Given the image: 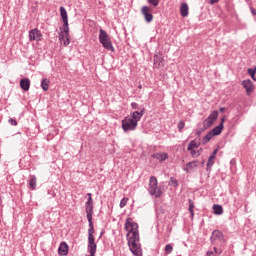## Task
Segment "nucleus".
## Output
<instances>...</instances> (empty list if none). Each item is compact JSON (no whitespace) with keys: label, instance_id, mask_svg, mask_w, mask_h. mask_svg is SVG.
<instances>
[{"label":"nucleus","instance_id":"14","mask_svg":"<svg viewBox=\"0 0 256 256\" xmlns=\"http://www.w3.org/2000/svg\"><path fill=\"white\" fill-rule=\"evenodd\" d=\"M145 115V108H142L140 111H134L131 114V119L136 121V123H139L141 121V118Z\"/></svg>","mask_w":256,"mask_h":256},{"label":"nucleus","instance_id":"54","mask_svg":"<svg viewBox=\"0 0 256 256\" xmlns=\"http://www.w3.org/2000/svg\"><path fill=\"white\" fill-rule=\"evenodd\" d=\"M89 256H91V254Z\"/></svg>","mask_w":256,"mask_h":256},{"label":"nucleus","instance_id":"28","mask_svg":"<svg viewBox=\"0 0 256 256\" xmlns=\"http://www.w3.org/2000/svg\"><path fill=\"white\" fill-rule=\"evenodd\" d=\"M29 185L31 189H36L37 188V177L35 175L31 176V179L29 181Z\"/></svg>","mask_w":256,"mask_h":256},{"label":"nucleus","instance_id":"50","mask_svg":"<svg viewBox=\"0 0 256 256\" xmlns=\"http://www.w3.org/2000/svg\"><path fill=\"white\" fill-rule=\"evenodd\" d=\"M197 151H198V153H201V151H203V149H201V148H200V149H199V150H197Z\"/></svg>","mask_w":256,"mask_h":256},{"label":"nucleus","instance_id":"46","mask_svg":"<svg viewBox=\"0 0 256 256\" xmlns=\"http://www.w3.org/2000/svg\"><path fill=\"white\" fill-rule=\"evenodd\" d=\"M235 163H236L235 159H232V160L230 161V165H235Z\"/></svg>","mask_w":256,"mask_h":256},{"label":"nucleus","instance_id":"31","mask_svg":"<svg viewBox=\"0 0 256 256\" xmlns=\"http://www.w3.org/2000/svg\"><path fill=\"white\" fill-rule=\"evenodd\" d=\"M169 185H173L175 188H177L179 187V181H177V179H175L174 177H171Z\"/></svg>","mask_w":256,"mask_h":256},{"label":"nucleus","instance_id":"11","mask_svg":"<svg viewBox=\"0 0 256 256\" xmlns=\"http://www.w3.org/2000/svg\"><path fill=\"white\" fill-rule=\"evenodd\" d=\"M152 159H156L160 163H163V161H166V159H169V154L165 152H157L151 155Z\"/></svg>","mask_w":256,"mask_h":256},{"label":"nucleus","instance_id":"2","mask_svg":"<svg viewBox=\"0 0 256 256\" xmlns=\"http://www.w3.org/2000/svg\"><path fill=\"white\" fill-rule=\"evenodd\" d=\"M89 223V229H88V253H90L91 256H95V253H97V243H95V236L93 234L95 233V227L93 226V222Z\"/></svg>","mask_w":256,"mask_h":256},{"label":"nucleus","instance_id":"30","mask_svg":"<svg viewBox=\"0 0 256 256\" xmlns=\"http://www.w3.org/2000/svg\"><path fill=\"white\" fill-rule=\"evenodd\" d=\"M165 252H166V255H171L173 253V245L167 244L165 246Z\"/></svg>","mask_w":256,"mask_h":256},{"label":"nucleus","instance_id":"8","mask_svg":"<svg viewBox=\"0 0 256 256\" xmlns=\"http://www.w3.org/2000/svg\"><path fill=\"white\" fill-rule=\"evenodd\" d=\"M43 40V34H41V31L37 28H34L29 31V41H42Z\"/></svg>","mask_w":256,"mask_h":256},{"label":"nucleus","instance_id":"52","mask_svg":"<svg viewBox=\"0 0 256 256\" xmlns=\"http://www.w3.org/2000/svg\"><path fill=\"white\" fill-rule=\"evenodd\" d=\"M88 198L91 197V193H87Z\"/></svg>","mask_w":256,"mask_h":256},{"label":"nucleus","instance_id":"20","mask_svg":"<svg viewBox=\"0 0 256 256\" xmlns=\"http://www.w3.org/2000/svg\"><path fill=\"white\" fill-rule=\"evenodd\" d=\"M197 161H192L186 164V167L183 169L186 173H191L193 169L197 167Z\"/></svg>","mask_w":256,"mask_h":256},{"label":"nucleus","instance_id":"48","mask_svg":"<svg viewBox=\"0 0 256 256\" xmlns=\"http://www.w3.org/2000/svg\"><path fill=\"white\" fill-rule=\"evenodd\" d=\"M101 237H103V232H101L100 236H99V239H101Z\"/></svg>","mask_w":256,"mask_h":256},{"label":"nucleus","instance_id":"13","mask_svg":"<svg viewBox=\"0 0 256 256\" xmlns=\"http://www.w3.org/2000/svg\"><path fill=\"white\" fill-rule=\"evenodd\" d=\"M154 65H156V67H165V59L161 53H156L154 55Z\"/></svg>","mask_w":256,"mask_h":256},{"label":"nucleus","instance_id":"21","mask_svg":"<svg viewBox=\"0 0 256 256\" xmlns=\"http://www.w3.org/2000/svg\"><path fill=\"white\" fill-rule=\"evenodd\" d=\"M180 13L182 17H187L189 15V5H187V3L181 4Z\"/></svg>","mask_w":256,"mask_h":256},{"label":"nucleus","instance_id":"32","mask_svg":"<svg viewBox=\"0 0 256 256\" xmlns=\"http://www.w3.org/2000/svg\"><path fill=\"white\" fill-rule=\"evenodd\" d=\"M188 203H189L188 211L189 213H192L193 209H195V203H193V200L191 199L188 200Z\"/></svg>","mask_w":256,"mask_h":256},{"label":"nucleus","instance_id":"39","mask_svg":"<svg viewBox=\"0 0 256 256\" xmlns=\"http://www.w3.org/2000/svg\"><path fill=\"white\" fill-rule=\"evenodd\" d=\"M205 130H206L205 127H203L202 129L197 130L196 131L197 137H201V133H203V131H205Z\"/></svg>","mask_w":256,"mask_h":256},{"label":"nucleus","instance_id":"53","mask_svg":"<svg viewBox=\"0 0 256 256\" xmlns=\"http://www.w3.org/2000/svg\"><path fill=\"white\" fill-rule=\"evenodd\" d=\"M214 251H215V253H217V248L216 247H214Z\"/></svg>","mask_w":256,"mask_h":256},{"label":"nucleus","instance_id":"5","mask_svg":"<svg viewBox=\"0 0 256 256\" xmlns=\"http://www.w3.org/2000/svg\"><path fill=\"white\" fill-rule=\"evenodd\" d=\"M219 117V111L214 110L203 122L204 129H211Z\"/></svg>","mask_w":256,"mask_h":256},{"label":"nucleus","instance_id":"9","mask_svg":"<svg viewBox=\"0 0 256 256\" xmlns=\"http://www.w3.org/2000/svg\"><path fill=\"white\" fill-rule=\"evenodd\" d=\"M142 15H144V19L146 23H151L153 21V14L151 13V7L143 6L141 9Z\"/></svg>","mask_w":256,"mask_h":256},{"label":"nucleus","instance_id":"19","mask_svg":"<svg viewBox=\"0 0 256 256\" xmlns=\"http://www.w3.org/2000/svg\"><path fill=\"white\" fill-rule=\"evenodd\" d=\"M224 125L223 123H220L218 126L214 127L212 130H210L214 137H217V135H221L223 133Z\"/></svg>","mask_w":256,"mask_h":256},{"label":"nucleus","instance_id":"3","mask_svg":"<svg viewBox=\"0 0 256 256\" xmlns=\"http://www.w3.org/2000/svg\"><path fill=\"white\" fill-rule=\"evenodd\" d=\"M157 185H158L157 177L151 176L149 179L148 193L149 195H152V197H156V199H159V197H161L163 192L161 191V189H159Z\"/></svg>","mask_w":256,"mask_h":256},{"label":"nucleus","instance_id":"44","mask_svg":"<svg viewBox=\"0 0 256 256\" xmlns=\"http://www.w3.org/2000/svg\"><path fill=\"white\" fill-rule=\"evenodd\" d=\"M190 217L191 219H193V217H195V212L192 210V212H190Z\"/></svg>","mask_w":256,"mask_h":256},{"label":"nucleus","instance_id":"23","mask_svg":"<svg viewBox=\"0 0 256 256\" xmlns=\"http://www.w3.org/2000/svg\"><path fill=\"white\" fill-rule=\"evenodd\" d=\"M98 39H99V42L109 39V35L107 34V32L105 30H103V28L99 29Z\"/></svg>","mask_w":256,"mask_h":256},{"label":"nucleus","instance_id":"51","mask_svg":"<svg viewBox=\"0 0 256 256\" xmlns=\"http://www.w3.org/2000/svg\"><path fill=\"white\" fill-rule=\"evenodd\" d=\"M142 88H143V86H141V85L138 86V89H142Z\"/></svg>","mask_w":256,"mask_h":256},{"label":"nucleus","instance_id":"18","mask_svg":"<svg viewBox=\"0 0 256 256\" xmlns=\"http://www.w3.org/2000/svg\"><path fill=\"white\" fill-rule=\"evenodd\" d=\"M59 41L62 43L64 47H67L69 43H71V40L69 39V36H65L63 32L59 33Z\"/></svg>","mask_w":256,"mask_h":256},{"label":"nucleus","instance_id":"41","mask_svg":"<svg viewBox=\"0 0 256 256\" xmlns=\"http://www.w3.org/2000/svg\"><path fill=\"white\" fill-rule=\"evenodd\" d=\"M250 11L252 13V15L255 17L256 16V9L253 7H250Z\"/></svg>","mask_w":256,"mask_h":256},{"label":"nucleus","instance_id":"42","mask_svg":"<svg viewBox=\"0 0 256 256\" xmlns=\"http://www.w3.org/2000/svg\"><path fill=\"white\" fill-rule=\"evenodd\" d=\"M206 255H207V256H215V252H213V251H208V252L206 253Z\"/></svg>","mask_w":256,"mask_h":256},{"label":"nucleus","instance_id":"26","mask_svg":"<svg viewBox=\"0 0 256 256\" xmlns=\"http://www.w3.org/2000/svg\"><path fill=\"white\" fill-rule=\"evenodd\" d=\"M49 83H50L49 79H47V78L42 79L41 87H42L43 91H49Z\"/></svg>","mask_w":256,"mask_h":256},{"label":"nucleus","instance_id":"24","mask_svg":"<svg viewBox=\"0 0 256 256\" xmlns=\"http://www.w3.org/2000/svg\"><path fill=\"white\" fill-rule=\"evenodd\" d=\"M215 137L211 131H209L202 139V145H207L211 139Z\"/></svg>","mask_w":256,"mask_h":256},{"label":"nucleus","instance_id":"29","mask_svg":"<svg viewBox=\"0 0 256 256\" xmlns=\"http://www.w3.org/2000/svg\"><path fill=\"white\" fill-rule=\"evenodd\" d=\"M63 35L68 37L69 36V22H63Z\"/></svg>","mask_w":256,"mask_h":256},{"label":"nucleus","instance_id":"37","mask_svg":"<svg viewBox=\"0 0 256 256\" xmlns=\"http://www.w3.org/2000/svg\"><path fill=\"white\" fill-rule=\"evenodd\" d=\"M255 73H256V69H253V68L248 69V75H250V77H255Z\"/></svg>","mask_w":256,"mask_h":256},{"label":"nucleus","instance_id":"36","mask_svg":"<svg viewBox=\"0 0 256 256\" xmlns=\"http://www.w3.org/2000/svg\"><path fill=\"white\" fill-rule=\"evenodd\" d=\"M148 3L153 5V7H157V5H159V0H148Z\"/></svg>","mask_w":256,"mask_h":256},{"label":"nucleus","instance_id":"22","mask_svg":"<svg viewBox=\"0 0 256 256\" xmlns=\"http://www.w3.org/2000/svg\"><path fill=\"white\" fill-rule=\"evenodd\" d=\"M60 17L63 23L69 22V17L67 16V10L63 6L60 7Z\"/></svg>","mask_w":256,"mask_h":256},{"label":"nucleus","instance_id":"7","mask_svg":"<svg viewBox=\"0 0 256 256\" xmlns=\"http://www.w3.org/2000/svg\"><path fill=\"white\" fill-rule=\"evenodd\" d=\"M224 239L225 236L223 235V232H221L220 230H214L211 234L210 242L212 243V245H215L217 241L221 243V241H223Z\"/></svg>","mask_w":256,"mask_h":256},{"label":"nucleus","instance_id":"16","mask_svg":"<svg viewBox=\"0 0 256 256\" xmlns=\"http://www.w3.org/2000/svg\"><path fill=\"white\" fill-rule=\"evenodd\" d=\"M20 87L23 91H29L31 88V80L29 78H23L20 80Z\"/></svg>","mask_w":256,"mask_h":256},{"label":"nucleus","instance_id":"12","mask_svg":"<svg viewBox=\"0 0 256 256\" xmlns=\"http://www.w3.org/2000/svg\"><path fill=\"white\" fill-rule=\"evenodd\" d=\"M242 87L246 90L247 95H251V93H253V82L251 79L243 80Z\"/></svg>","mask_w":256,"mask_h":256},{"label":"nucleus","instance_id":"47","mask_svg":"<svg viewBox=\"0 0 256 256\" xmlns=\"http://www.w3.org/2000/svg\"><path fill=\"white\" fill-rule=\"evenodd\" d=\"M220 111L221 113H223V111H225V108L224 107L220 108Z\"/></svg>","mask_w":256,"mask_h":256},{"label":"nucleus","instance_id":"33","mask_svg":"<svg viewBox=\"0 0 256 256\" xmlns=\"http://www.w3.org/2000/svg\"><path fill=\"white\" fill-rule=\"evenodd\" d=\"M127 201H129L128 198H123V199L120 201V209H123V207H125V205H127Z\"/></svg>","mask_w":256,"mask_h":256},{"label":"nucleus","instance_id":"17","mask_svg":"<svg viewBox=\"0 0 256 256\" xmlns=\"http://www.w3.org/2000/svg\"><path fill=\"white\" fill-rule=\"evenodd\" d=\"M102 47L106 49L107 51H115V48L113 47V43L111 42V39L108 38L105 41H100Z\"/></svg>","mask_w":256,"mask_h":256},{"label":"nucleus","instance_id":"15","mask_svg":"<svg viewBox=\"0 0 256 256\" xmlns=\"http://www.w3.org/2000/svg\"><path fill=\"white\" fill-rule=\"evenodd\" d=\"M69 253V245L67 242H61L58 248V254L61 256H66Z\"/></svg>","mask_w":256,"mask_h":256},{"label":"nucleus","instance_id":"38","mask_svg":"<svg viewBox=\"0 0 256 256\" xmlns=\"http://www.w3.org/2000/svg\"><path fill=\"white\" fill-rule=\"evenodd\" d=\"M8 123H10V125H13L14 127H17V122H16V120L13 119V118H10V119L8 120Z\"/></svg>","mask_w":256,"mask_h":256},{"label":"nucleus","instance_id":"10","mask_svg":"<svg viewBox=\"0 0 256 256\" xmlns=\"http://www.w3.org/2000/svg\"><path fill=\"white\" fill-rule=\"evenodd\" d=\"M217 149L213 150L212 154L210 155V157L208 158V162H207V166H206V171H208V173H211V169L213 167V165H215V157H217Z\"/></svg>","mask_w":256,"mask_h":256},{"label":"nucleus","instance_id":"35","mask_svg":"<svg viewBox=\"0 0 256 256\" xmlns=\"http://www.w3.org/2000/svg\"><path fill=\"white\" fill-rule=\"evenodd\" d=\"M183 129H185V122L180 121L178 123V131H183Z\"/></svg>","mask_w":256,"mask_h":256},{"label":"nucleus","instance_id":"1","mask_svg":"<svg viewBox=\"0 0 256 256\" xmlns=\"http://www.w3.org/2000/svg\"><path fill=\"white\" fill-rule=\"evenodd\" d=\"M124 229L128 232L126 237H128V247L131 253L134 256H143L141 255V244L139 243V224L134 222L133 219L127 218Z\"/></svg>","mask_w":256,"mask_h":256},{"label":"nucleus","instance_id":"40","mask_svg":"<svg viewBox=\"0 0 256 256\" xmlns=\"http://www.w3.org/2000/svg\"><path fill=\"white\" fill-rule=\"evenodd\" d=\"M131 107L132 109H139V104H137L136 102H132Z\"/></svg>","mask_w":256,"mask_h":256},{"label":"nucleus","instance_id":"49","mask_svg":"<svg viewBox=\"0 0 256 256\" xmlns=\"http://www.w3.org/2000/svg\"><path fill=\"white\" fill-rule=\"evenodd\" d=\"M251 79H253V81H256V78H255V76L251 77Z\"/></svg>","mask_w":256,"mask_h":256},{"label":"nucleus","instance_id":"34","mask_svg":"<svg viewBox=\"0 0 256 256\" xmlns=\"http://www.w3.org/2000/svg\"><path fill=\"white\" fill-rule=\"evenodd\" d=\"M190 153L192 155V157H199V155H201V152L197 151V150H190Z\"/></svg>","mask_w":256,"mask_h":256},{"label":"nucleus","instance_id":"27","mask_svg":"<svg viewBox=\"0 0 256 256\" xmlns=\"http://www.w3.org/2000/svg\"><path fill=\"white\" fill-rule=\"evenodd\" d=\"M198 148H199V144H197L195 140H192L188 144L187 151H193L194 149H198Z\"/></svg>","mask_w":256,"mask_h":256},{"label":"nucleus","instance_id":"43","mask_svg":"<svg viewBox=\"0 0 256 256\" xmlns=\"http://www.w3.org/2000/svg\"><path fill=\"white\" fill-rule=\"evenodd\" d=\"M215 3H219V0H210V5H215Z\"/></svg>","mask_w":256,"mask_h":256},{"label":"nucleus","instance_id":"45","mask_svg":"<svg viewBox=\"0 0 256 256\" xmlns=\"http://www.w3.org/2000/svg\"><path fill=\"white\" fill-rule=\"evenodd\" d=\"M220 123H222V125H224V123H225V116H223V117L221 118Z\"/></svg>","mask_w":256,"mask_h":256},{"label":"nucleus","instance_id":"25","mask_svg":"<svg viewBox=\"0 0 256 256\" xmlns=\"http://www.w3.org/2000/svg\"><path fill=\"white\" fill-rule=\"evenodd\" d=\"M214 215H223V206L219 204L213 205Z\"/></svg>","mask_w":256,"mask_h":256},{"label":"nucleus","instance_id":"4","mask_svg":"<svg viewBox=\"0 0 256 256\" xmlns=\"http://www.w3.org/2000/svg\"><path fill=\"white\" fill-rule=\"evenodd\" d=\"M137 125V121H134L129 117H125L122 120V129L125 133H127L128 131H135V129H137Z\"/></svg>","mask_w":256,"mask_h":256},{"label":"nucleus","instance_id":"6","mask_svg":"<svg viewBox=\"0 0 256 256\" xmlns=\"http://www.w3.org/2000/svg\"><path fill=\"white\" fill-rule=\"evenodd\" d=\"M85 211H86V217L88 219V223H93V198L92 197H88V200L85 203Z\"/></svg>","mask_w":256,"mask_h":256}]
</instances>
